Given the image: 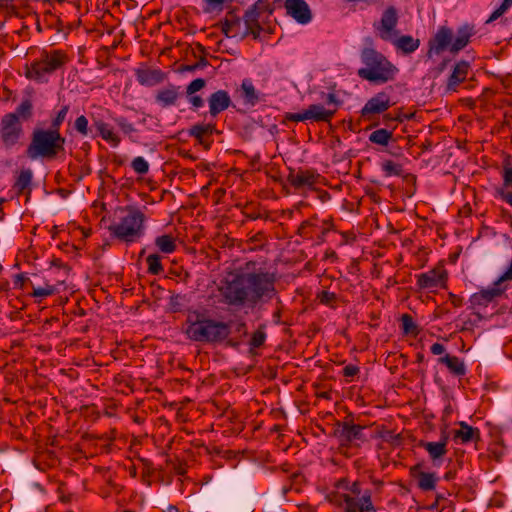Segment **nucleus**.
Here are the masks:
<instances>
[{
    "label": "nucleus",
    "instance_id": "nucleus-1",
    "mask_svg": "<svg viewBox=\"0 0 512 512\" xmlns=\"http://www.w3.org/2000/svg\"><path fill=\"white\" fill-rule=\"evenodd\" d=\"M277 275L274 272L259 269L254 272L231 274L221 281L218 290L222 302L236 309L264 305L278 296Z\"/></svg>",
    "mask_w": 512,
    "mask_h": 512
},
{
    "label": "nucleus",
    "instance_id": "nucleus-2",
    "mask_svg": "<svg viewBox=\"0 0 512 512\" xmlns=\"http://www.w3.org/2000/svg\"><path fill=\"white\" fill-rule=\"evenodd\" d=\"M186 320L183 324V333L194 342L222 343L230 333L229 323L208 317L205 312L197 309H188Z\"/></svg>",
    "mask_w": 512,
    "mask_h": 512
},
{
    "label": "nucleus",
    "instance_id": "nucleus-3",
    "mask_svg": "<svg viewBox=\"0 0 512 512\" xmlns=\"http://www.w3.org/2000/svg\"><path fill=\"white\" fill-rule=\"evenodd\" d=\"M145 214L134 206L120 207L107 227L110 236L124 243H134L144 234Z\"/></svg>",
    "mask_w": 512,
    "mask_h": 512
},
{
    "label": "nucleus",
    "instance_id": "nucleus-4",
    "mask_svg": "<svg viewBox=\"0 0 512 512\" xmlns=\"http://www.w3.org/2000/svg\"><path fill=\"white\" fill-rule=\"evenodd\" d=\"M475 34V26L469 23L458 27L456 33L446 25L440 26L428 41L427 56L431 58L434 55H440L445 50L456 54L470 43L471 37Z\"/></svg>",
    "mask_w": 512,
    "mask_h": 512
},
{
    "label": "nucleus",
    "instance_id": "nucleus-5",
    "mask_svg": "<svg viewBox=\"0 0 512 512\" xmlns=\"http://www.w3.org/2000/svg\"><path fill=\"white\" fill-rule=\"evenodd\" d=\"M364 65L357 71V75L373 84H385L393 81L398 73V68L381 52L374 48L365 47L360 54Z\"/></svg>",
    "mask_w": 512,
    "mask_h": 512
},
{
    "label": "nucleus",
    "instance_id": "nucleus-6",
    "mask_svg": "<svg viewBox=\"0 0 512 512\" xmlns=\"http://www.w3.org/2000/svg\"><path fill=\"white\" fill-rule=\"evenodd\" d=\"M65 144L66 138L60 131L51 128H35L26 149V155L30 160L39 158L53 160L65 152Z\"/></svg>",
    "mask_w": 512,
    "mask_h": 512
},
{
    "label": "nucleus",
    "instance_id": "nucleus-7",
    "mask_svg": "<svg viewBox=\"0 0 512 512\" xmlns=\"http://www.w3.org/2000/svg\"><path fill=\"white\" fill-rule=\"evenodd\" d=\"M68 54L60 49H43L39 56L29 66H26L25 75L28 79L39 83L48 81V76L62 69L69 62Z\"/></svg>",
    "mask_w": 512,
    "mask_h": 512
},
{
    "label": "nucleus",
    "instance_id": "nucleus-8",
    "mask_svg": "<svg viewBox=\"0 0 512 512\" xmlns=\"http://www.w3.org/2000/svg\"><path fill=\"white\" fill-rule=\"evenodd\" d=\"M328 107L321 104H311L300 113H286L284 118L291 122H304L307 120L314 122H330L335 116L340 101L334 93H328L325 100Z\"/></svg>",
    "mask_w": 512,
    "mask_h": 512
},
{
    "label": "nucleus",
    "instance_id": "nucleus-9",
    "mask_svg": "<svg viewBox=\"0 0 512 512\" xmlns=\"http://www.w3.org/2000/svg\"><path fill=\"white\" fill-rule=\"evenodd\" d=\"M334 229L332 219L320 220L317 215L304 220L297 230V235L303 239L314 240L315 244L321 245L326 240V235Z\"/></svg>",
    "mask_w": 512,
    "mask_h": 512
},
{
    "label": "nucleus",
    "instance_id": "nucleus-10",
    "mask_svg": "<svg viewBox=\"0 0 512 512\" xmlns=\"http://www.w3.org/2000/svg\"><path fill=\"white\" fill-rule=\"evenodd\" d=\"M23 135L22 122L15 114H5L0 120V144L5 149H11L20 141Z\"/></svg>",
    "mask_w": 512,
    "mask_h": 512
},
{
    "label": "nucleus",
    "instance_id": "nucleus-11",
    "mask_svg": "<svg viewBox=\"0 0 512 512\" xmlns=\"http://www.w3.org/2000/svg\"><path fill=\"white\" fill-rule=\"evenodd\" d=\"M365 427L354 424L352 421L337 422L334 429V435L338 439L341 446L359 445L365 440Z\"/></svg>",
    "mask_w": 512,
    "mask_h": 512
},
{
    "label": "nucleus",
    "instance_id": "nucleus-12",
    "mask_svg": "<svg viewBox=\"0 0 512 512\" xmlns=\"http://www.w3.org/2000/svg\"><path fill=\"white\" fill-rule=\"evenodd\" d=\"M448 273L444 266L438 265L427 272L416 275V285L420 290L434 291L446 287Z\"/></svg>",
    "mask_w": 512,
    "mask_h": 512
},
{
    "label": "nucleus",
    "instance_id": "nucleus-13",
    "mask_svg": "<svg viewBox=\"0 0 512 512\" xmlns=\"http://www.w3.org/2000/svg\"><path fill=\"white\" fill-rule=\"evenodd\" d=\"M370 490H365L361 497H355L349 494L341 495V504L344 512H376L372 502Z\"/></svg>",
    "mask_w": 512,
    "mask_h": 512
},
{
    "label": "nucleus",
    "instance_id": "nucleus-14",
    "mask_svg": "<svg viewBox=\"0 0 512 512\" xmlns=\"http://www.w3.org/2000/svg\"><path fill=\"white\" fill-rule=\"evenodd\" d=\"M393 105L390 95L386 91H380L366 102L361 109V116L370 119L371 116L384 113Z\"/></svg>",
    "mask_w": 512,
    "mask_h": 512
},
{
    "label": "nucleus",
    "instance_id": "nucleus-15",
    "mask_svg": "<svg viewBox=\"0 0 512 512\" xmlns=\"http://www.w3.org/2000/svg\"><path fill=\"white\" fill-rule=\"evenodd\" d=\"M397 23V11L393 6H390L383 12L380 24L376 27L379 37L384 41L393 40L398 35Z\"/></svg>",
    "mask_w": 512,
    "mask_h": 512
},
{
    "label": "nucleus",
    "instance_id": "nucleus-16",
    "mask_svg": "<svg viewBox=\"0 0 512 512\" xmlns=\"http://www.w3.org/2000/svg\"><path fill=\"white\" fill-rule=\"evenodd\" d=\"M504 292L505 288L496 285L494 281L491 286L473 293L470 296L469 302L473 308H486L500 298Z\"/></svg>",
    "mask_w": 512,
    "mask_h": 512
},
{
    "label": "nucleus",
    "instance_id": "nucleus-17",
    "mask_svg": "<svg viewBox=\"0 0 512 512\" xmlns=\"http://www.w3.org/2000/svg\"><path fill=\"white\" fill-rule=\"evenodd\" d=\"M222 32L229 38L244 39L247 37V29L244 25L243 19L233 12H228L221 22Z\"/></svg>",
    "mask_w": 512,
    "mask_h": 512
},
{
    "label": "nucleus",
    "instance_id": "nucleus-18",
    "mask_svg": "<svg viewBox=\"0 0 512 512\" xmlns=\"http://www.w3.org/2000/svg\"><path fill=\"white\" fill-rule=\"evenodd\" d=\"M284 8L287 15L300 24H307L312 20V12L305 0H285Z\"/></svg>",
    "mask_w": 512,
    "mask_h": 512
},
{
    "label": "nucleus",
    "instance_id": "nucleus-19",
    "mask_svg": "<svg viewBox=\"0 0 512 512\" xmlns=\"http://www.w3.org/2000/svg\"><path fill=\"white\" fill-rule=\"evenodd\" d=\"M182 97L181 87L169 84L155 93V102L161 108L176 106Z\"/></svg>",
    "mask_w": 512,
    "mask_h": 512
},
{
    "label": "nucleus",
    "instance_id": "nucleus-20",
    "mask_svg": "<svg viewBox=\"0 0 512 512\" xmlns=\"http://www.w3.org/2000/svg\"><path fill=\"white\" fill-rule=\"evenodd\" d=\"M320 175L314 170L290 171L287 181L295 189L311 188L318 183Z\"/></svg>",
    "mask_w": 512,
    "mask_h": 512
},
{
    "label": "nucleus",
    "instance_id": "nucleus-21",
    "mask_svg": "<svg viewBox=\"0 0 512 512\" xmlns=\"http://www.w3.org/2000/svg\"><path fill=\"white\" fill-rule=\"evenodd\" d=\"M410 475L417 480V486L422 491H432L436 487L437 476L434 472L423 471V464L417 463L410 468Z\"/></svg>",
    "mask_w": 512,
    "mask_h": 512
},
{
    "label": "nucleus",
    "instance_id": "nucleus-22",
    "mask_svg": "<svg viewBox=\"0 0 512 512\" xmlns=\"http://www.w3.org/2000/svg\"><path fill=\"white\" fill-rule=\"evenodd\" d=\"M471 70V65L468 61L461 60L458 61L452 70V73L447 79L446 82V91L455 92L459 85L463 83Z\"/></svg>",
    "mask_w": 512,
    "mask_h": 512
},
{
    "label": "nucleus",
    "instance_id": "nucleus-23",
    "mask_svg": "<svg viewBox=\"0 0 512 512\" xmlns=\"http://www.w3.org/2000/svg\"><path fill=\"white\" fill-rule=\"evenodd\" d=\"M448 441H449V435L444 430V431H442L441 438L438 442L421 441L419 443V446L424 448L428 452L429 457L433 461H436L438 459H441L442 457H444L447 454Z\"/></svg>",
    "mask_w": 512,
    "mask_h": 512
},
{
    "label": "nucleus",
    "instance_id": "nucleus-24",
    "mask_svg": "<svg viewBox=\"0 0 512 512\" xmlns=\"http://www.w3.org/2000/svg\"><path fill=\"white\" fill-rule=\"evenodd\" d=\"M262 2H256L253 6H251L244 14L243 22L246 27L247 35H253L254 38H258L262 28L259 24V7H261Z\"/></svg>",
    "mask_w": 512,
    "mask_h": 512
},
{
    "label": "nucleus",
    "instance_id": "nucleus-25",
    "mask_svg": "<svg viewBox=\"0 0 512 512\" xmlns=\"http://www.w3.org/2000/svg\"><path fill=\"white\" fill-rule=\"evenodd\" d=\"M208 103L210 115L216 117L230 106L231 99L227 91L218 90L210 95Z\"/></svg>",
    "mask_w": 512,
    "mask_h": 512
},
{
    "label": "nucleus",
    "instance_id": "nucleus-26",
    "mask_svg": "<svg viewBox=\"0 0 512 512\" xmlns=\"http://www.w3.org/2000/svg\"><path fill=\"white\" fill-rule=\"evenodd\" d=\"M136 79L139 84L144 86H154L162 83L166 74L160 69H143L135 70Z\"/></svg>",
    "mask_w": 512,
    "mask_h": 512
},
{
    "label": "nucleus",
    "instance_id": "nucleus-27",
    "mask_svg": "<svg viewBox=\"0 0 512 512\" xmlns=\"http://www.w3.org/2000/svg\"><path fill=\"white\" fill-rule=\"evenodd\" d=\"M459 429L454 431V439L459 440L462 444L470 442H479L481 440L480 430L467 424L464 421L458 423Z\"/></svg>",
    "mask_w": 512,
    "mask_h": 512
},
{
    "label": "nucleus",
    "instance_id": "nucleus-28",
    "mask_svg": "<svg viewBox=\"0 0 512 512\" xmlns=\"http://www.w3.org/2000/svg\"><path fill=\"white\" fill-rule=\"evenodd\" d=\"M240 95L243 99L245 105L255 106L263 99V95H261L254 87L252 81L248 78L242 80L240 86Z\"/></svg>",
    "mask_w": 512,
    "mask_h": 512
},
{
    "label": "nucleus",
    "instance_id": "nucleus-29",
    "mask_svg": "<svg viewBox=\"0 0 512 512\" xmlns=\"http://www.w3.org/2000/svg\"><path fill=\"white\" fill-rule=\"evenodd\" d=\"M93 126L96 128L103 140L111 144L113 147L119 146L121 138L117 133L114 132L113 128L108 123L101 119H94Z\"/></svg>",
    "mask_w": 512,
    "mask_h": 512
},
{
    "label": "nucleus",
    "instance_id": "nucleus-30",
    "mask_svg": "<svg viewBox=\"0 0 512 512\" xmlns=\"http://www.w3.org/2000/svg\"><path fill=\"white\" fill-rule=\"evenodd\" d=\"M390 42L396 47L397 50L404 54H410L416 51L420 46V40L412 37L411 35H402L394 37Z\"/></svg>",
    "mask_w": 512,
    "mask_h": 512
},
{
    "label": "nucleus",
    "instance_id": "nucleus-31",
    "mask_svg": "<svg viewBox=\"0 0 512 512\" xmlns=\"http://www.w3.org/2000/svg\"><path fill=\"white\" fill-rule=\"evenodd\" d=\"M438 363L445 365L450 373L455 376H464L466 374L465 364L457 356L446 354L438 359Z\"/></svg>",
    "mask_w": 512,
    "mask_h": 512
},
{
    "label": "nucleus",
    "instance_id": "nucleus-32",
    "mask_svg": "<svg viewBox=\"0 0 512 512\" xmlns=\"http://www.w3.org/2000/svg\"><path fill=\"white\" fill-rule=\"evenodd\" d=\"M32 178L33 173L29 168L20 171L13 186L18 195L23 194L26 190L30 191Z\"/></svg>",
    "mask_w": 512,
    "mask_h": 512
},
{
    "label": "nucleus",
    "instance_id": "nucleus-33",
    "mask_svg": "<svg viewBox=\"0 0 512 512\" xmlns=\"http://www.w3.org/2000/svg\"><path fill=\"white\" fill-rule=\"evenodd\" d=\"M33 102L30 98H25L21 101V103L16 107L14 112H10L9 114H15L17 119L22 121H28L33 116Z\"/></svg>",
    "mask_w": 512,
    "mask_h": 512
},
{
    "label": "nucleus",
    "instance_id": "nucleus-34",
    "mask_svg": "<svg viewBox=\"0 0 512 512\" xmlns=\"http://www.w3.org/2000/svg\"><path fill=\"white\" fill-rule=\"evenodd\" d=\"M155 245L158 248V250L164 254H171L177 248L175 237L169 234H164L156 237Z\"/></svg>",
    "mask_w": 512,
    "mask_h": 512
},
{
    "label": "nucleus",
    "instance_id": "nucleus-35",
    "mask_svg": "<svg viewBox=\"0 0 512 512\" xmlns=\"http://www.w3.org/2000/svg\"><path fill=\"white\" fill-rule=\"evenodd\" d=\"M214 126L211 124H196L193 125L188 133L191 137H194L200 144L205 143L204 137L212 134Z\"/></svg>",
    "mask_w": 512,
    "mask_h": 512
},
{
    "label": "nucleus",
    "instance_id": "nucleus-36",
    "mask_svg": "<svg viewBox=\"0 0 512 512\" xmlns=\"http://www.w3.org/2000/svg\"><path fill=\"white\" fill-rule=\"evenodd\" d=\"M393 133L384 128L377 129L369 135V141L373 144L387 146L392 139Z\"/></svg>",
    "mask_w": 512,
    "mask_h": 512
},
{
    "label": "nucleus",
    "instance_id": "nucleus-37",
    "mask_svg": "<svg viewBox=\"0 0 512 512\" xmlns=\"http://www.w3.org/2000/svg\"><path fill=\"white\" fill-rule=\"evenodd\" d=\"M401 328L404 335L417 336L420 332L418 325L415 323L410 314H403L400 318Z\"/></svg>",
    "mask_w": 512,
    "mask_h": 512
},
{
    "label": "nucleus",
    "instance_id": "nucleus-38",
    "mask_svg": "<svg viewBox=\"0 0 512 512\" xmlns=\"http://www.w3.org/2000/svg\"><path fill=\"white\" fill-rule=\"evenodd\" d=\"M147 271L151 275H159L164 271L161 257L158 254H151L146 258Z\"/></svg>",
    "mask_w": 512,
    "mask_h": 512
},
{
    "label": "nucleus",
    "instance_id": "nucleus-39",
    "mask_svg": "<svg viewBox=\"0 0 512 512\" xmlns=\"http://www.w3.org/2000/svg\"><path fill=\"white\" fill-rule=\"evenodd\" d=\"M382 170L385 173V176H402L404 174L402 165L395 163L392 160L384 161L382 163Z\"/></svg>",
    "mask_w": 512,
    "mask_h": 512
},
{
    "label": "nucleus",
    "instance_id": "nucleus-40",
    "mask_svg": "<svg viewBox=\"0 0 512 512\" xmlns=\"http://www.w3.org/2000/svg\"><path fill=\"white\" fill-rule=\"evenodd\" d=\"M69 112V105H63L56 115L52 118L49 128L60 131L62 124L64 123L67 114Z\"/></svg>",
    "mask_w": 512,
    "mask_h": 512
},
{
    "label": "nucleus",
    "instance_id": "nucleus-41",
    "mask_svg": "<svg viewBox=\"0 0 512 512\" xmlns=\"http://www.w3.org/2000/svg\"><path fill=\"white\" fill-rule=\"evenodd\" d=\"M32 293H31V296L35 297V298H46L48 296H51L53 294H55L56 292V288L53 286V285H50V284H45L44 286H34L32 285Z\"/></svg>",
    "mask_w": 512,
    "mask_h": 512
},
{
    "label": "nucleus",
    "instance_id": "nucleus-42",
    "mask_svg": "<svg viewBox=\"0 0 512 512\" xmlns=\"http://www.w3.org/2000/svg\"><path fill=\"white\" fill-rule=\"evenodd\" d=\"M503 186L500 191H512V165L504 163L502 171Z\"/></svg>",
    "mask_w": 512,
    "mask_h": 512
},
{
    "label": "nucleus",
    "instance_id": "nucleus-43",
    "mask_svg": "<svg viewBox=\"0 0 512 512\" xmlns=\"http://www.w3.org/2000/svg\"><path fill=\"white\" fill-rule=\"evenodd\" d=\"M186 304V296L176 294L170 297L169 305L172 312H182Z\"/></svg>",
    "mask_w": 512,
    "mask_h": 512
},
{
    "label": "nucleus",
    "instance_id": "nucleus-44",
    "mask_svg": "<svg viewBox=\"0 0 512 512\" xmlns=\"http://www.w3.org/2000/svg\"><path fill=\"white\" fill-rule=\"evenodd\" d=\"M132 169L140 175H144L149 171V163L142 157H135L131 162Z\"/></svg>",
    "mask_w": 512,
    "mask_h": 512
},
{
    "label": "nucleus",
    "instance_id": "nucleus-45",
    "mask_svg": "<svg viewBox=\"0 0 512 512\" xmlns=\"http://www.w3.org/2000/svg\"><path fill=\"white\" fill-rule=\"evenodd\" d=\"M265 340L266 333L264 328L260 327L252 334L249 344L252 348H259L264 344Z\"/></svg>",
    "mask_w": 512,
    "mask_h": 512
},
{
    "label": "nucleus",
    "instance_id": "nucleus-46",
    "mask_svg": "<svg viewBox=\"0 0 512 512\" xmlns=\"http://www.w3.org/2000/svg\"><path fill=\"white\" fill-rule=\"evenodd\" d=\"M403 182L406 185V193L411 196L416 192L417 177L412 173H405L402 175Z\"/></svg>",
    "mask_w": 512,
    "mask_h": 512
},
{
    "label": "nucleus",
    "instance_id": "nucleus-47",
    "mask_svg": "<svg viewBox=\"0 0 512 512\" xmlns=\"http://www.w3.org/2000/svg\"><path fill=\"white\" fill-rule=\"evenodd\" d=\"M512 6V0H503L502 4L490 15L486 23H491L501 17Z\"/></svg>",
    "mask_w": 512,
    "mask_h": 512
},
{
    "label": "nucleus",
    "instance_id": "nucleus-48",
    "mask_svg": "<svg viewBox=\"0 0 512 512\" xmlns=\"http://www.w3.org/2000/svg\"><path fill=\"white\" fill-rule=\"evenodd\" d=\"M114 121L126 135H131L133 132L136 131L134 125L123 116L114 118Z\"/></svg>",
    "mask_w": 512,
    "mask_h": 512
},
{
    "label": "nucleus",
    "instance_id": "nucleus-49",
    "mask_svg": "<svg viewBox=\"0 0 512 512\" xmlns=\"http://www.w3.org/2000/svg\"><path fill=\"white\" fill-rule=\"evenodd\" d=\"M74 128L82 136H87L89 133L88 119L84 115H80L74 122Z\"/></svg>",
    "mask_w": 512,
    "mask_h": 512
},
{
    "label": "nucleus",
    "instance_id": "nucleus-50",
    "mask_svg": "<svg viewBox=\"0 0 512 512\" xmlns=\"http://www.w3.org/2000/svg\"><path fill=\"white\" fill-rule=\"evenodd\" d=\"M206 85V81L203 78H197L194 79L186 88V94L187 96H191L192 94H195L196 92L203 89Z\"/></svg>",
    "mask_w": 512,
    "mask_h": 512
},
{
    "label": "nucleus",
    "instance_id": "nucleus-51",
    "mask_svg": "<svg viewBox=\"0 0 512 512\" xmlns=\"http://www.w3.org/2000/svg\"><path fill=\"white\" fill-rule=\"evenodd\" d=\"M317 299L321 304L332 305L336 301L337 295L334 292L323 290L317 294Z\"/></svg>",
    "mask_w": 512,
    "mask_h": 512
},
{
    "label": "nucleus",
    "instance_id": "nucleus-52",
    "mask_svg": "<svg viewBox=\"0 0 512 512\" xmlns=\"http://www.w3.org/2000/svg\"><path fill=\"white\" fill-rule=\"evenodd\" d=\"M512 280V260L510 261V265L508 269L495 281L496 285L505 288V291L507 290V285L504 283L506 281Z\"/></svg>",
    "mask_w": 512,
    "mask_h": 512
},
{
    "label": "nucleus",
    "instance_id": "nucleus-53",
    "mask_svg": "<svg viewBox=\"0 0 512 512\" xmlns=\"http://www.w3.org/2000/svg\"><path fill=\"white\" fill-rule=\"evenodd\" d=\"M360 368L357 365L348 364L342 370V375L347 379V381H351V379L359 374Z\"/></svg>",
    "mask_w": 512,
    "mask_h": 512
},
{
    "label": "nucleus",
    "instance_id": "nucleus-54",
    "mask_svg": "<svg viewBox=\"0 0 512 512\" xmlns=\"http://www.w3.org/2000/svg\"><path fill=\"white\" fill-rule=\"evenodd\" d=\"M189 103L192 105L194 109H198L204 105V100L201 96L192 94L191 96H187Z\"/></svg>",
    "mask_w": 512,
    "mask_h": 512
},
{
    "label": "nucleus",
    "instance_id": "nucleus-55",
    "mask_svg": "<svg viewBox=\"0 0 512 512\" xmlns=\"http://www.w3.org/2000/svg\"><path fill=\"white\" fill-rule=\"evenodd\" d=\"M28 281V278L25 276V274L20 273L15 275L13 284L15 288L22 289L24 287L25 282Z\"/></svg>",
    "mask_w": 512,
    "mask_h": 512
},
{
    "label": "nucleus",
    "instance_id": "nucleus-56",
    "mask_svg": "<svg viewBox=\"0 0 512 512\" xmlns=\"http://www.w3.org/2000/svg\"><path fill=\"white\" fill-rule=\"evenodd\" d=\"M448 299L455 308H458L463 304V298L454 293H449Z\"/></svg>",
    "mask_w": 512,
    "mask_h": 512
},
{
    "label": "nucleus",
    "instance_id": "nucleus-57",
    "mask_svg": "<svg viewBox=\"0 0 512 512\" xmlns=\"http://www.w3.org/2000/svg\"><path fill=\"white\" fill-rule=\"evenodd\" d=\"M445 350H446L445 346L438 342L432 344V346L430 347V351L434 355H441L445 352Z\"/></svg>",
    "mask_w": 512,
    "mask_h": 512
},
{
    "label": "nucleus",
    "instance_id": "nucleus-58",
    "mask_svg": "<svg viewBox=\"0 0 512 512\" xmlns=\"http://www.w3.org/2000/svg\"><path fill=\"white\" fill-rule=\"evenodd\" d=\"M257 2H262L261 7H259V13H268L272 14L273 9L270 7V3L268 0H258Z\"/></svg>",
    "mask_w": 512,
    "mask_h": 512
},
{
    "label": "nucleus",
    "instance_id": "nucleus-59",
    "mask_svg": "<svg viewBox=\"0 0 512 512\" xmlns=\"http://www.w3.org/2000/svg\"><path fill=\"white\" fill-rule=\"evenodd\" d=\"M349 491H350V493H348V494L355 496V497H361V495L363 494V493H361L360 484L358 482H354L350 486Z\"/></svg>",
    "mask_w": 512,
    "mask_h": 512
},
{
    "label": "nucleus",
    "instance_id": "nucleus-60",
    "mask_svg": "<svg viewBox=\"0 0 512 512\" xmlns=\"http://www.w3.org/2000/svg\"><path fill=\"white\" fill-rule=\"evenodd\" d=\"M499 195L503 201L512 207V191H499Z\"/></svg>",
    "mask_w": 512,
    "mask_h": 512
},
{
    "label": "nucleus",
    "instance_id": "nucleus-61",
    "mask_svg": "<svg viewBox=\"0 0 512 512\" xmlns=\"http://www.w3.org/2000/svg\"><path fill=\"white\" fill-rule=\"evenodd\" d=\"M116 438L115 436V430H112L109 434L108 433H105L99 437H97V439H100V440H105V441H109V442H112L114 441Z\"/></svg>",
    "mask_w": 512,
    "mask_h": 512
},
{
    "label": "nucleus",
    "instance_id": "nucleus-62",
    "mask_svg": "<svg viewBox=\"0 0 512 512\" xmlns=\"http://www.w3.org/2000/svg\"><path fill=\"white\" fill-rule=\"evenodd\" d=\"M265 236L263 232L256 233L253 237L250 238L252 242H262Z\"/></svg>",
    "mask_w": 512,
    "mask_h": 512
},
{
    "label": "nucleus",
    "instance_id": "nucleus-63",
    "mask_svg": "<svg viewBox=\"0 0 512 512\" xmlns=\"http://www.w3.org/2000/svg\"><path fill=\"white\" fill-rule=\"evenodd\" d=\"M208 3L210 4H214V5H221L225 2V0H206Z\"/></svg>",
    "mask_w": 512,
    "mask_h": 512
},
{
    "label": "nucleus",
    "instance_id": "nucleus-64",
    "mask_svg": "<svg viewBox=\"0 0 512 512\" xmlns=\"http://www.w3.org/2000/svg\"><path fill=\"white\" fill-rule=\"evenodd\" d=\"M245 330H246V324L244 322H240L238 324L237 331L241 332V331H245Z\"/></svg>",
    "mask_w": 512,
    "mask_h": 512
}]
</instances>
